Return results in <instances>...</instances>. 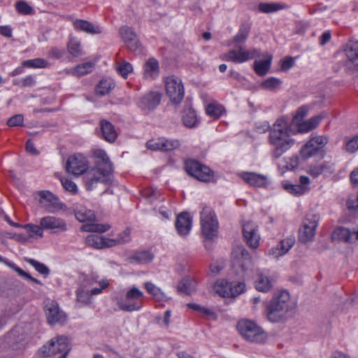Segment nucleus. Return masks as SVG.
Listing matches in <instances>:
<instances>
[{
  "label": "nucleus",
  "mask_w": 358,
  "mask_h": 358,
  "mask_svg": "<svg viewBox=\"0 0 358 358\" xmlns=\"http://www.w3.org/2000/svg\"><path fill=\"white\" fill-rule=\"evenodd\" d=\"M94 166L89 169L87 158L82 154H75L69 157L66 164L68 173L76 176L83 174V180L87 190L92 191L99 183L110 184L113 180V166L107 153L103 150L93 152Z\"/></svg>",
  "instance_id": "obj_1"
},
{
  "label": "nucleus",
  "mask_w": 358,
  "mask_h": 358,
  "mask_svg": "<svg viewBox=\"0 0 358 358\" xmlns=\"http://www.w3.org/2000/svg\"><path fill=\"white\" fill-rule=\"evenodd\" d=\"M296 133L284 118H279L274 122L269 129L268 136L273 159H279L294 145L295 140L292 135Z\"/></svg>",
  "instance_id": "obj_2"
},
{
  "label": "nucleus",
  "mask_w": 358,
  "mask_h": 358,
  "mask_svg": "<svg viewBox=\"0 0 358 358\" xmlns=\"http://www.w3.org/2000/svg\"><path fill=\"white\" fill-rule=\"evenodd\" d=\"M250 28L241 26L238 33L233 38V43H236V48L229 50L221 58L227 62H232L236 64H242L255 57L262 56L259 49H245L241 44L244 43L249 35Z\"/></svg>",
  "instance_id": "obj_3"
},
{
  "label": "nucleus",
  "mask_w": 358,
  "mask_h": 358,
  "mask_svg": "<svg viewBox=\"0 0 358 358\" xmlns=\"http://www.w3.org/2000/svg\"><path fill=\"white\" fill-rule=\"evenodd\" d=\"M236 327L242 338L250 343L263 344L268 338L265 331L252 320H241Z\"/></svg>",
  "instance_id": "obj_4"
},
{
  "label": "nucleus",
  "mask_w": 358,
  "mask_h": 358,
  "mask_svg": "<svg viewBox=\"0 0 358 358\" xmlns=\"http://www.w3.org/2000/svg\"><path fill=\"white\" fill-rule=\"evenodd\" d=\"M289 294L287 291L281 292L274 297L267 307V317L271 322H278L290 308Z\"/></svg>",
  "instance_id": "obj_5"
},
{
  "label": "nucleus",
  "mask_w": 358,
  "mask_h": 358,
  "mask_svg": "<svg viewBox=\"0 0 358 358\" xmlns=\"http://www.w3.org/2000/svg\"><path fill=\"white\" fill-rule=\"evenodd\" d=\"M200 224L202 235L209 240L217 236L218 232V220L211 207H203L200 213Z\"/></svg>",
  "instance_id": "obj_6"
},
{
  "label": "nucleus",
  "mask_w": 358,
  "mask_h": 358,
  "mask_svg": "<svg viewBox=\"0 0 358 358\" xmlns=\"http://www.w3.org/2000/svg\"><path fill=\"white\" fill-rule=\"evenodd\" d=\"M144 294L138 287L133 286L126 293V300L117 301L119 308L123 311L133 312L140 310Z\"/></svg>",
  "instance_id": "obj_7"
},
{
  "label": "nucleus",
  "mask_w": 358,
  "mask_h": 358,
  "mask_svg": "<svg viewBox=\"0 0 358 358\" xmlns=\"http://www.w3.org/2000/svg\"><path fill=\"white\" fill-rule=\"evenodd\" d=\"M71 348L66 336H58L52 338L48 345H43L40 352L45 356H52L59 354L58 358H66Z\"/></svg>",
  "instance_id": "obj_8"
},
{
  "label": "nucleus",
  "mask_w": 358,
  "mask_h": 358,
  "mask_svg": "<svg viewBox=\"0 0 358 358\" xmlns=\"http://www.w3.org/2000/svg\"><path fill=\"white\" fill-rule=\"evenodd\" d=\"M185 169L189 176L202 182H210L214 177L213 172L209 167L194 159L185 162Z\"/></svg>",
  "instance_id": "obj_9"
},
{
  "label": "nucleus",
  "mask_w": 358,
  "mask_h": 358,
  "mask_svg": "<svg viewBox=\"0 0 358 358\" xmlns=\"http://www.w3.org/2000/svg\"><path fill=\"white\" fill-rule=\"evenodd\" d=\"M320 218L319 214L313 212L306 215L303 227L299 230V238L301 242L306 243L313 240Z\"/></svg>",
  "instance_id": "obj_10"
},
{
  "label": "nucleus",
  "mask_w": 358,
  "mask_h": 358,
  "mask_svg": "<svg viewBox=\"0 0 358 358\" xmlns=\"http://www.w3.org/2000/svg\"><path fill=\"white\" fill-rule=\"evenodd\" d=\"M165 87L171 101L176 104L180 103L185 94L181 79L173 76H169L165 79Z\"/></svg>",
  "instance_id": "obj_11"
},
{
  "label": "nucleus",
  "mask_w": 358,
  "mask_h": 358,
  "mask_svg": "<svg viewBox=\"0 0 358 358\" xmlns=\"http://www.w3.org/2000/svg\"><path fill=\"white\" fill-rule=\"evenodd\" d=\"M40 204L48 213H56L59 210H66V205L60 199L49 191H41Z\"/></svg>",
  "instance_id": "obj_12"
},
{
  "label": "nucleus",
  "mask_w": 358,
  "mask_h": 358,
  "mask_svg": "<svg viewBox=\"0 0 358 358\" xmlns=\"http://www.w3.org/2000/svg\"><path fill=\"white\" fill-rule=\"evenodd\" d=\"M161 99L160 92L150 91L138 97L137 106L143 112L149 113L157 108L160 104Z\"/></svg>",
  "instance_id": "obj_13"
},
{
  "label": "nucleus",
  "mask_w": 358,
  "mask_h": 358,
  "mask_svg": "<svg viewBox=\"0 0 358 358\" xmlns=\"http://www.w3.org/2000/svg\"><path fill=\"white\" fill-rule=\"evenodd\" d=\"M232 262L243 271L249 269L252 266V259L248 251L242 245L234 248L231 252Z\"/></svg>",
  "instance_id": "obj_14"
},
{
  "label": "nucleus",
  "mask_w": 358,
  "mask_h": 358,
  "mask_svg": "<svg viewBox=\"0 0 358 358\" xmlns=\"http://www.w3.org/2000/svg\"><path fill=\"white\" fill-rule=\"evenodd\" d=\"M45 312L50 324H63L66 320V315L60 310L57 302L51 301L47 303Z\"/></svg>",
  "instance_id": "obj_15"
},
{
  "label": "nucleus",
  "mask_w": 358,
  "mask_h": 358,
  "mask_svg": "<svg viewBox=\"0 0 358 358\" xmlns=\"http://www.w3.org/2000/svg\"><path fill=\"white\" fill-rule=\"evenodd\" d=\"M63 18L71 21L75 30L83 31L88 34H99L102 32V27L85 20L74 19L72 15H66Z\"/></svg>",
  "instance_id": "obj_16"
},
{
  "label": "nucleus",
  "mask_w": 358,
  "mask_h": 358,
  "mask_svg": "<svg viewBox=\"0 0 358 358\" xmlns=\"http://www.w3.org/2000/svg\"><path fill=\"white\" fill-rule=\"evenodd\" d=\"M243 234L247 244L253 249L259 245L260 236L257 226L252 222H248L243 225Z\"/></svg>",
  "instance_id": "obj_17"
},
{
  "label": "nucleus",
  "mask_w": 358,
  "mask_h": 358,
  "mask_svg": "<svg viewBox=\"0 0 358 358\" xmlns=\"http://www.w3.org/2000/svg\"><path fill=\"white\" fill-rule=\"evenodd\" d=\"M40 224L45 230H52L53 231H66L67 224L66 221L60 217L47 215L41 219Z\"/></svg>",
  "instance_id": "obj_18"
},
{
  "label": "nucleus",
  "mask_w": 358,
  "mask_h": 358,
  "mask_svg": "<svg viewBox=\"0 0 358 358\" xmlns=\"http://www.w3.org/2000/svg\"><path fill=\"white\" fill-rule=\"evenodd\" d=\"M119 34L130 50L136 51L140 47L136 34L131 27H121L119 29Z\"/></svg>",
  "instance_id": "obj_19"
},
{
  "label": "nucleus",
  "mask_w": 358,
  "mask_h": 358,
  "mask_svg": "<svg viewBox=\"0 0 358 358\" xmlns=\"http://www.w3.org/2000/svg\"><path fill=\"white\" fill-rule=\"evenodd\" d=\"M175 227L180 236L188 235L192 227V217L187 212L180 213L176 217Z\"/></svg>",
  "instance_id": "obj_20"
},
{
  "label": "nucleus",
  "mask_w": 358,
  "mask_h": 358,
  "mask_svg": "<svg viewBox=\"0 0 358 358\" xmlns=\"http://www.w3.org/2000/svg\"><path fill=\"white\" fill-rule=\"evenodd\" d=\"M240 177L252 187H263L268 183L266 176L254 172H242L240 173Z\"/></svg>",
  "instance_id": "obj_21"
},
{
  "label": "nucleus",
  "mask_w": 358,
  "mask_h": 358,
  "mask_svg": "<svg viewBox=\"0 0 358 358\" xmlns=\"http://www.w3.org/2000/svg\"><path fill=\"white\" fill-rule=\"evenodd\" d=\"M272 281L266 270H257L255 280L256 289L262 292H268L272 287Z\"/></svg>",
  "instance_id": "obj_22"
},
{
  "label": "nucleus",
  "mask_w": 358,
  "mask_h": 358,
  "mask_svg": "<svg viewBox=\"0 0 358 358\" xmlns=\"http://www.w3.org/2000/svg\"><path fill=\"white\" fill-rule=\"evenodd\" d=\"M73 210L76 219L80 222L94 221L96 219L94 212L81 203H75Z\"/></svg>",
  "instance_id": "obj_23"
},
{
  "label": "nucleus",
  "mask_w": 358,
  "mask_h": 358,
  "mask_svg": "<svg viewBox=\"0 0 358 358\" xmlns=\"http://www.w3.org/2000/svg\"><path fill=\"white\" fill-rule=\"evenodd\" d=\"M264 59L255 60L254 62V70L260 76H265L269 71L272 62V56L268 54L263 55Z\"/></svg>",
  "instance_id": "obj_24"
},
{
  "label": "nucleus",
  "mask_w": 358,
  "mask_h": 358,
  "mask_svg": "<svg viewBox=\"0 0 358 358\" xmlns=\"http://www.w3.org/2000/svg\"><path fill=\"white\" fill-rule=\"evenodd\" d=\"M182 120L185 126L189 128L195 127L199 124V119L196 111L189 104L187 105L184 108Z\"/></svg>",
  "instance_id": "obj_25"
},
{
  "label": "nucleus",
  "mask_w": 358,
  "mask_h": 358,
  "mask_svg": "<svg viewBox=\"0 0 358 358\" xmlns=\"http://www.w3.org/2000/svg\"><path fill=\"white\" fill-rule=\"evenodd\" d=\"M99 124L103 138L108 142H114L117 137L114 126L106 120H101Z\"/></svg>",
  "instance_id": "obj_26"
},
{
  "label": "nucleus",
  "mask_w": 358,
  "mask_h": 358,
  "mask_svg": "<svg viewBox=\"0 0 358 358\" xmlns=\"http://www.w3.org/2000/svg\"><path fill=\"white\" fill-rule=\"evenodd\" d=\"M332 239L345 243H354V234L349 229L338 227L332 233Z\"/></svg>",
  "instance_id": "obj_27"
},
{
  "label": "nucleus",
  "mask_w": 358,
  "mask_h": 358,
  "mask_svg": "<svg viewBox=\"0 0 358 358\" xmlns=\"http://www.w3.org/2000/svg\"><path fill=\"white\" fill-rule=\"evenodd\" d=\"M345 54L348 59L355 66H358V41H350L345 45Z\"/></svg>",
  "instance_id": "obj_28"
},
{
  "label": "nucleus",
  "mask_w": 358,
  "mask_h": 358,
  "mask_svg": "<svg viewBox=\"0 0 358 358\" xmlns=\"http://www.w3.org/2000/svg\"><path fill=\"white\" fill-rule=\"evenodd\" d=\"M94 66V64L93 62H85L78 64L76 67L68 69L67 73L74 76L80 77L90 73L92 71Z\"/></svg>",
  "instance_id": "obj_29"
},
{
  "label": "nucleus",
  "mask_w": 358,
  "mask_h": 358,
  "mask_svg": "<svg viewBox=\"0 0 358 358\" xmlns=\"http://www.w3.org/2000/svg\"><path fill=\"white\" fill-rule=\"evenodd\" d=\"M196 289V282L191 278H182L178 285V292L180 294L190 295Z\"/></svg>",
  "instance_id": "obj_30"
},
{
  "label": "nucleus",
  "mask_w": 358,
  "mask_h": 358,
  "mask_svg": "<svg viewBox=\"0 0 358 358\" xmlns=\"http://www.w3.org/2000/svg\"><path fill=\"white\" fill-rule=\"evenodd\" d=\"M146 291L152 296L153 299L157 301H164L167 299L165 293L154 283L146 282L144 283Z\"/></svg>",
  "instance_id": "obj_31"
},
{
  "label": "nucleus",
  "mask_w": 358,
  "mask_h": 358,
  "mask_svg": "<svg viewBox=\"0 0 358 358\" xmlns=\"http://www.w3.org/2000/svg\"><path fill=\"white\" fill-rule=\"evenodd\" d=\"M115 83L111 78L101 79L95 87V92L100 96H104L110 92L115 87Z\"/></svg>",
  "instance_id": "obj_32"
},
{
  "label": "nucleus",
  "mask_w": 358,
  "mask_h": 358,
  "mask_svg": "<svg viewBox=\"0 0 358 358\" xmlns=\"http://www.w3.org/2000/svg\"><path fill=\"white\" fill-rule=\"evenodd\" d=\"M159 74L158 62L154 59H149L144 65V75L147 78H155Z\"/></svg>",
  "instance_id": "obj_33"
},
{
  "label": "nucleus",
  "mask_w": 358,
  "mask_h": 358,
  "mask_svg": "<svg viewBox=\"0 0 358 358\" xmlns=\"http://www.w3.org/2000/svg\"><path fill=\"white\" fill-rule=\"evenodd\" d=\"M285 8V5L277 2L260 3L258 6V10L260 13L268 14L278 12Z\"/></svg>",
  "instance_id": "obj_34"
},
{
  "label": "nucleus",
  "mask_w": 358,
  "mask_h": 358,
  "mask_svg": "<svg viewBox=\"0 0 358 358\" xmlns=\"http://www.w3.org/2000/svg\"><path fill=\"white\" fill-rule=\"evenodd\" d=\"M229 289L231 291L230 282L224 279L217 280L214 285L215 292L222 297H232L231 295L224 294L225 292H229Z\"/></svg>",
  "instance_id": "obj_35"
},
{
  "label": "nucleus",
  "mask_w": 358,
  "mask_h": 358,
  "mask_svg": "<svg viewBox=\"0 0 358 358\" xmlns=\"http://www.w3.org/2000/svg\"><path fill=\"white\" fill-rule=\"evenodd\" d=\"M154 255L149 251H141L136 252L131 258V262L138 264H148L152 262Z\"/></svg>",
  "instance_id": "obj_36"
},
{
  "label": "nucleus",
  "mask_w": 358,
  "mask_h": 358,
  "mask_svg": "<svg viewBox=\"0 0 358 358\" xmlns=\"http://www.w3.org/2000/svg\"><path fill=\"white\" fill-rule=\"evenodd\" d=\"M320 150L315 144L310 143V139L301 148L300 150L301 156L303 159H306L314 155L317 154Z\"/></svg>",
  "instance_id": "obj_37"
},
{
  "label": "nucleus",
  "mask_w": 358,
  "mask_h": 358,
  "mask_svg": "<svg viewBox=\"0 0 358 358\" xmlns=\"http://www.w3.org/2000/svg\"><path fill=\"white\" fill-rule=\"evenodd\" d=\"M110 229L109 224H102L96 223H86L81 227V230L87 232H99L103 233Z\"/></svg>",
  "instance_id": "obj_38"
},
{
  "label": "nucleus",
  "mask_w": 358,
  "mask_h": 358,
  "mask_svg": "<svg viewBox=\"0 0 358 358\" xmlns=\"http://www.w3.org/2000/svg\"><path fill=\"white\" fill-rule=\"evenodd\" d=\"M206 110L209 116L215 119H218L225 113V109L222 105L215 103L208 104Z\"/></svg>",
  "instance_id": "obj_39"
},
{
  "label": "nucleus",
  "mask_w": 358,
  "mask_h": 358,
  "mask_svg": "<svg viewBox=\"0 0 358 358\" xmlns=\"http://www.w3.org/2000/svg\"><path fill=\"white\" fill-rule=\"evenodd\" d=\"M67 49L69 52L75 57L83 55V50L80 41L76 38H71L68 43Z\"/></svg>",
  "instance_id": "obj_40"
},
{
  "label": "nucleus",
  "mask_w": 358,
  "mask_h": 358,
  "mask_svg": "<svg viewBox=\"0 0 358 358\" xmlns=\"http://www.w3.org/2000/svg\"><path fill=\"white\" fill-rule=\"evenodd\" d=\"M284 188L287 192L296 196L303 195L308 192V188H306L304 186L298 184H285Z\"/></svg>",
  "instance_id": "obj_41"
},
{
  "label": "nucleus",
  "mask_w": 358,
  "mask_h": 358,
  "mask_svg": "<svg viewBox=\"0 0 358 358\" xmlns=\"http://www.w3.org/2000/svg\"><path fill=\"white\" fill-rule=\"evenodd\" d=\"M282 81L279 78L270 77L262 81L260 86L265 90L273 91L279 87Z\"/></svg>",
  "instance_id": "obj_42"
},
{
  "label": "nucleus",
  "mask_w": 358,
  "mask_h": 358,
  "mask_svg": "<svg viewBox=\"0 0 358 358\" xmlns=\"http://www.w3.org/2000/svg\"><path fill=\"white\" fill-rule=\"evenodd\" d=\"M48 62L44 59L41 58L28 59L22 62L23 66L32 69L45 68L48 66Z\"/></svg>",
  "instance_id": "obj_43"
},
{
  "label": "nucleus",
  "mask_w": 358,
  "mask_h": 358,
  "mask_svg": "<svg viewBox=\"0 0 358 358\" xmlns=\"http://www.w3.org/2000/svg\"><path fill=\"white\" fill-rule=\"evenodd\" d=\"M77 301L85 305L91 302V295L90 291L85 289L83 286H80L76 290Z\"/></svg>",
  "instance_id": "obj_44"
},
{
  "label": "nucleus",
  "mask_w": 358,
  "mask_h": 358,
  "mask_svg": "<svg viewBox=\"0 0 358 358\" xmlns=\"http://www.w3.org/2000/svg\"><path fill=\"white\" fill-rule=\"evenodd\" d=\"M85 243L88 246L96 249H103L102 236L91 234L86 237Z\"/></svg>",
  "instance_id": "obj_45"
},
{
  "label": "nucleus",
  "mask_w": 358,
  "mask_h": 358,
  "mask_svg": "<svg viewBox=\"0 0 358 358\" xmlns=\"http://www.w3.org/2000/svg\"><path fill=\"white\" fill-rule=\"evenodd\" d=\"M26 262L32 266L39 273L45 276L49 275L50 269L44 264L31 258L26 259Z\"/></svg>",
  "instance_id": "obj_46"
},
{
  "label": "nucleus",
  "mask_w": 358,
  "mask_h": 358,
  "mask_svg": "<svg viewBox=\"0 0 358 358\" xmlns=\"http://www.w3.org/2000/svg\"><path fill=\"white\" fill-rule=\"evenodd\" d=\"M231 291L229 289V292H225L227 295H231L232 297H236L242 294L245 289V285L244 282H230Z\"/></svg>",
  "instance_id": "obj_47"
},
{
  "label": "nucleus",
  "mask_w": 358,
  "mask_h": 358,
  "mask_svg": "<svg viewBox=\"0 0 358 358\" xmlns=\"http://www.w3.org/2000/svg\"><path fill=\"white\" fill-rule=\"evenodd\" d=\"M162 151H171L178 148L180 146L179 141L176 139H168L162 137Z\"/></svg>",
  "instance_id": "obj_48"
},
{
  "label": "nucleus",
  "mask_w": 358,
  "mask_h": 358,
  "mask_svg": "<svg viewBox=\"0 0 358 358\" xmlns=\"http://www.w3.org/2000/svg\"><path fill=\"white\" fill-rule=\"evenodd\" d=\"M133 70L132 66L127 62H123L116 66V71L123 78H127L129 73Z\"/></svg>",
  "instance_id": "obj_49"
},
{
  "label": "nucleus",
  "mask_w": 358,
  "mask_h": 358,
  "mask_svg": "<svg viewBox=\"0 0 358 358\" xmlns=\"http://www.w3.org/2000/svg\"><path fill=\"white\" fill-rule=\"evenodd\" d=\"M15 7L17 12L23 15H29L34 13V8L24 1H17Z\"/></svg>",
  "instance_id": "obj_50"
},
{
  "label": "nucleus",
  "mask_w": 358,
  "mask_h": 358,
  "mask_svg": "<svg viewBox=\"0 0 358 358\" xmlns=\"http://www.w3.org/2000/svg\"><path fill=\"white\" fill-rule=\"evenodd\" d=\"M22 227L27 230V231L29 233L30 236H33L34 235L38 236L41 238L43 236V229L41 227V225L38 226L33 224H27L22 226Z\"/></svg>",
  "instance_id": "obj_51"
},
{
  "label": "nucleus",
  "mask_w": 358,
  "mask_h": 358,
  "mask_svg": "<svg viewBox=\"0 0 358 358\" xmlns=\"http://www.w3.org/2000/svg\"><path fill=\"white\" fill-rule=\"evenodd\" d=\"M60 181L62 185V187L66 191L72 194H76L78 192V187L73 180L65 178H61Z\"/></svg>",
  "instance_id": "obj_52"
},
{
  "label": "nucleus",
  "mask_w": 358,
  "mask_h": 358,
  "mask_svg": "<svg viewBox=\"0 0 358 358\" xmlns=\"http://www.w3.org/2000/svg\"><path fill=\"white\" fill-rule=\"evenodd\" d=\"M9 267L10 268L13 269L14 271H15L18 273L19 275H20V276H22V277L27 279V280H31V281H32V282H34L35 283H37L38 285H42V282L40 280H38L31 277L29 273H26L22 268H20V267L16 266L15 264H10Z\"/></svg>",
  "instance_id": "obj_53"
},
{
  "label": "nucleus",
  "mask_w": 358,
  "mask_h": 358,
  "mask_svg": "<svg viewBox=\"0 0 358 358\" xmlns=\"http://www.w3.org/2000/svg\"><path fill=\"white\" fill-rule=\"evenodd\" d=\"M308 108L306 106H302L297 109L296 113L292 119V123L296 124L303 120V119L308 115Z\"/></svg>",
  "instance_id": "obj_54"
},
{
  "label": "nucleus",
  "mask_w": 358,
  "mask_h": 358,
  "mask_svg": "<svg viewBox=\"0 0 358 358\" xmlns=\"http://www.w3.org/2000/svg\"><path fill=\"white\" fill-rule=\"evenodd\" d=\"M295 240L293 237H288L282 240L278 244L281 248V252L286 254L294 245Z\"/></svg>",
  "instance_id": "obj_55"
},
{
  "label": "nucleus",
  "mask_w": 358,
  "mask_h": 358,
  "mask_svg": "<svg viewBox=\"0 0 358 358\" xmlns=\"http://www.w3.org/2000/svg\"><path fill=\"white\" fill-rule=\"evenodd\" d=\"M162 137L150 140L146 143V147L148 149L153 151H162Z\"/></svg>",
  "instance_id": "obj_56"
},
{
  "label": "nucleus",
  "mask_w": 358,
  "mask_h": 358,
  "mask_svg": "<svg viewBox=\"0 0 358 358\" xmlns=\"http://www.w3.org/2000/svg\"><path fill=\"white\" fill-rule=\"evenodd\" d=\"M346 150L353 153L358 150V135L354 136L345 143Z\"/></svg>",
  "instance_id": "obj_57"
},
{
  "label": "nucleus",
  "mask_w": 358,
  "mask_h": 358,
  "mask_svg": "<svg viewBox=\"0 0 358 358\" xmlns=\"http://www.w3.org/2000/svg\"><path fill=\"white\" fill-rule=\"evenodd\" d=\"M99 287H94L90 291L91 296L92 295L100 294L102 292L103 289L108 287V286L109 285V282L108 280L103 279L99 282Z\"/></svg>",
  "instance_id": "obj_58"
},
{
  "label": "nucleus",
  "mask_w": 358,
  "mask_h": 358,
  "mask_svg": "<svg viewBox=\"0 0 358 358\" xmlns=\"http://www.w3.org/2000/svg\"><path fill=\"white\" fill-rule=\"evenodd\" d=\"M115 239L117 241V245L128 243L131 240L129 229H127L124 231L120 233L115 238Z\"/></svg>",
  "instance_id": "obj_59"
},
{
  "label": "nucleus",
  "mask_w": 358,
  "mask_h": 358,
  "mask_svg": "<svg viewBox=\"0 0 358 358\" xmlns=\"http://www.w3.org/2000/svg\"><path fill=\"white\" fill-rule=\"evenodd\" d=\"M22 333V328L20 326L15 327L10 331V337L16 341L17 343H20L24 341V338L23 335L20 336V334Z\"/></svg>",
  "instance_id": "obj_60"
},
{
  "label": "nucleus",
  "mask_w": 358,
  "mask_h": 358,
  "mask_svg": "<svg viewBox=\"0 0 358 358\" xmlns=\"http://www.w3.org/2000/svg\"><path fill=\"white\" fill-rule=\"evenodd\" d=\"M24 122V117L22 115H15L7 122V124L9 127H17V126H22Z\"/></svg>",
  "instance_id": "obj_61"
},
{
  "label": "nucleus",
  "mask_w": 358,
  "mask_h": 358,
  "mask_svg": "<svg viewBox=\"0 0 358 358\" xmlns=\"http://www.w3.org/2000/svg\"><path fill=\"white\" fill-rule=\"evenodd\" d=\"M327 138L324 136H317L310 138V143H315L320 150L322 149L327 145Z\"/></svg>",
  "instance_id": "obj_62"
},
{
  "label": "nucleus",
  "mask_w": 358,
  "mask_h": 358,
  "mask_svg": "<svg viewBox=\"0 0 358 358\" xmlns=\"http://www.w3.org/2000/svg\"><path fill=\"white\" fill-rule=\"evenodd\" d=\"M36 85L35 77L32 75H29L21 80V87H33Z\"/></svg>",
  "instance_id": "obj_63"
},
{
  "label": "nucleus",
  "mask_w": 358,
  "mask_h": 358,
  "mask_svg": "<svg viewBox=\"0 0 358 358\" xmlns=\"http://www.w3.org/2000/svg\"><path fill=\"white\" fill-rule=\"evenodd\" d=\"M347 206L349 209H358V194L352 195L347 201Z\"/></svg>",
  "instance_id": "obj_64"
}]
</instances>
